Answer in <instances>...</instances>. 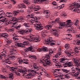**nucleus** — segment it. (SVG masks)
<instances>
[{
	"instance_id": "obj_53",
	"label": "nucleus",
	"mask_w": 80,
	"mask_h": 80,
	"mask_svg": "<svg viewBox=\"0 0 80 80\" xmlns=\"http://www.w3.org/2000/svg\"><path fill=\"white\" fill-rule=\"evenodd\" d=\"M19 5H21L22 7V8H26V6L25 5V4H23V3H22L21 4H19Z\"/></svg>"
},
{
	"instance_id": "obj_48",
	"label": "nucleus",
	"mask_w": 80,
	"mask_h": 80,
	"mask_svg": "<svg viewBox=\"0 0 80 80\" xmlns=\"http://www.w3.org/2000/svg\"><path fill=\"white\" fill-rule=\"evenodd\" d=\"M65 47V48H66V49H68L69 47H70V45L69 44H66Z\"/></svg>"
},
{
	"instance_id": "obj_4",
	"label": "nucleus",
	"mask_w": 80,
	"mask_h": 80,
	"mask_svg": "<svg viewBox=\"0 0 80 80\" xmlns=\"http://www.w3.org/2000/svg\"><path fill=\"white\" fill-rule=\"evenodd\" d=\"M16 44H15L16 46L19 47H22V48H23V47H25L26 46H27L28 44L29 43L27 41H24L22 44L18 41L16 42Z\"/></svg>"
},
{
	"instance_id": "obj_1",
	"label": "nucleus",
	"mask_w": 80,
	"mask_h": 80,
	"mask_svg": "<svg viewBox=\"0 0 80 80\" xmlns=\"http://www.w3.org/2000/svg\"><path fill=\"white\" fill-rule=\"evenodd\" d=\"M8 68H9V70H11V72H14L16 75H20V73H22V74H26L27 72L28 73H29L33 74L35 75H37V74L38 73L37 72L34 71L32 69H28V71L26 69H24L22 70V67H20V68H18V70L17 72H16L15 71L16 70H17V68H15L13 67L10 68L9 66H8Z\"/></svg>"
},
{
	"instance_id": "obj_63",
	"label": "nucleus",
	"mask_w": 80,
	"mask_h": 80,
	"mask_svg": "<svg viewBox=\"0 0 80 80\" xmlns=\"http://www.w3.org/2000/svg\"><path fill=\"white\" fill-rule=\"evenodd\" d=\"M75 69H76V70H77V71H78V73H80V69H79L78 68H76Z\"/></svg>"
},
{
	"instance_id": "obj_64",
	"label": "nucleus",
	"mask_w": 80,
	"mask_h": 80,
	"mask_svg": "<svg viewBox=\"0 0 80 80\" xmlns=\"http://www.w3.org/2000/svg\"><path fill=\"white\" fill-rule=\"evenodd\" d=\"M45 17L46 18H48L49 17V14H45Z\"/></svg>"
},
{
	"instance_id": "obj_49",
	"label": "nucleus",
	"mask_w": 80,
	"mask_h": 80,
	"mask_svg": "<svg viewBox=\"0 0 80 80\" xmlns=\"http://www.w3.org/2000/svg\"><path fill=\"white\" fill-rule=\"evenodd\" d=\"M64 77L66 78H70V76L68 74H64Z\"/></svg>"
},
{
	"instance_id": "obj_45",
	"label": "nucleus",
	"mask_w": 80,
	"mask_h": 80,
	"mask_svg": "<svg viewBox=\"0 0 80 80\" xmlns=\"http://www.w3.org/2000/svg\"><path fill=\"white\" fill-rule=\"evenodd\" d=\"M23 63H24L25 64H28V59H23Z\"/></svg>"
},
{
	"instance_id": "obj_43",
	"label": "nucleus",
	"mask_w": 80,
	"mask_h": 80,
	"mask_svg": "<svg viewBox=\"0 0 80 80\" xmlns=\"http://www.w3.org/2000/svg\"><path fill=\"white\" fill-rule=\"evenodd\" d=\"M23 2L24 3H26L27 5H29L30 4V1L28 0H24L23 1Z\"/></svg>"
},
{
	"instance_id": "obj_5",
	"label": "nucleus",
	"mask_w": 80,
	"mask_h": 80,
	"mask_svg": "<svg viewBox=\"0 0 80 80\" xmlns=\"http://www.w3.org/2000/svg\"><path fill=\"white\" fill-rule=\"evenodd\" d=\"M29 37L30 38L28 39L29 42H31L33 40L35 42H39L40 41V38L37 37H35L33 35L30 36Z\"/></svg>"
},
{
	"instance_id": "obj_55",
	"label": "nucleus",
	"mask_w": 80,
	"mask_h": 80,
	"mask_svg": "<svg viewBox=\"0 0 80 80\" xmlns=\"http://www.w3.org/2000/svg\"><path fill=\"white\" fill-rule=\"evenodd\" d=\"M78 72H78L74 74V76L75 77H78V75H79V73H78Z\"/></svg>"
},
{
	"instance_id": "obj_33",
	"label": "nucleus",
	"mask_w": 80,
	"mask_h": 80,
	"mask_svg": "<svg viewBox=\"0 0 80 80\" xmlns=\"http://www.w3.org/2000/svg\"><path fill=\"white\" fill-rule=\"evenodd\" d=\"M0 16L2 18H3L5 17V13L4 12H2V13L0 14Z\"/></svg>"
},
{
	"instance_id": "obj_44",
	"label": "nucleus",
	"mask_w": 80,
	"mask_h": 80,
	"mask_svg": "<svg viewBox=\"0 0 80 80\" xmlns=\"http://www.w3.org/2000/svg\"><path fill=\"white\" fill-rule=\"evenodd\" d=\"M29 25H30V23L28 22L27 23H25L24 24V25L26 27V28H28L29 27Z\"/></svg>"
},
{
	"instance_id": "obj_11",
	"label": "nucleus",
	"mask_w": 80,
	"mask_h": 80,
	"mask_svg": "<svg viewBox=\"0 0 80 80\" xmlns=\"http://www.w3.org/2000/svg\"><path fill=\"white\" fill-rule=\"evenodd\" d=\"M24 20V18L21 17L19 18H17L15 17H12L11 21L12 22H15L17 20Z\"/></svg>"
},
{
	"instance_id": "obj_57",
	"label": "nucleus",
	"mask_w": 80,
	"mask_h": 80,
	"mask_svg": "<svg viewBox=\"0 0 80 80\" xmlns=\"http://www.w3.org/2000/svg\"><path fill=\"white\" fill-rule=\"evenodd\" d=\"M57 80H65V78L63 77H60Z\"/></svg>"
},
{
	"instance_id": "obj_12",
	"label": "nucleus",
	"mask_w": 80,
	"mask_h": 80,
	"mask_svg": "<svg viewBox=\"0 0 80 80\" xmlns=\"http://www.w3.org/2000/svg\"><path fill=\"white\" fill-rule=\"evenodd\" d=\"M3 52L1 53V55H0V60H2V57H4L5 58L6 57V52H7V50H5V49H3Z\"/></svg>"
},
{
	"instance_id": "obj_7",
	"label": "nucleus",
	"mask_w": 80,
	"mask_h": 80,
	"mask_svg": "<svg viewBox=\"0 0 80 80\" xmlns=\"http://www.w3.org/2000/svg\"><path fill=\"white\" fill-rule=\"evenodd\" d=\"M15 59V56H12L10 57V58L6 59L4 62L5 63H7L8 64H12L11 60H14Z\"/></svg>"
},
{
	"instance_id": "obj_37",
	"label": "nucleus",
	"mask_w": 80,
	"mask_h": 80,
	"mask_svg": "<svg viewBox=\"0 0 80 80\" xmlns=\"http://www.w3.org/2000/svg\"><path fill=\"white\" fill-rule=\"evenodd\" d=\"M30 58L32 59H35V60H37V57L34 55L30 56Z\"/></svg>"
},
{
	"instance_id": "obj_39",
	"label": "nucleus",
	"mask_w": 80,
	"mask_h": 80,
	"mask_svg": "<svg viewBox=\"0 0 80 80\" xmlns=\"http://www.w3.org/2000/svg\"><path fill=\"white\" fill-rule=\"evenodd\" d=\"M24 30L21 29L19 30V32L21 35H23V34H24Z\"/></svg>"
},
{
	"instance_id": "obj_25",
	"label": "nucleus",
	"mask_w": 80,
	"mask_h": 80,
	"mask_svg": "<svg viewBox=\"0 0 80 80\" xmlns=\"http://www.w3.org/2000/svg\"><path fill=\"white\" fill-rule=\"evenodd\" d=\"M42 71H43V72H44V73H45V75H46V77H50V75H49V74H48V73L46 72V70H45V69H44V68H43L42 69Z\"/></svg>"
},
{
	"instance_id": "obj_27",
	"label": "nucleus",
	"mask_w": 80,
	"mask_h": 80,
	"mask_svg": "<svg viewBox=\"0 0 80 80\" xmlns=\"http://www.w3.org/2000/svg\"><path fill=\"white\" fill-rule=\"evenodd\" d=\"M79 21L78 20H75L74 21V24L75 26H77L78 25V23Z\"/></svg>"
},
{
	"instance_id": "obj_40",
	"label": "nucleus",
	"mask_w": 80,
	"mask_h": 80,
	"mask_svg": "<svg viewBox=\"0 0 80 80\" xmlns=\"http://www.w3.org/2000/svg\"><path fill=\"white\" fill-rule=\"evenodd\" d=\"M13 40L15 41H17L18 40V36H15L13 38Z\"/></svg>"
},
{
	"instance_id": "obj_47",
	"label": "nucleus",
	"mask_w": 80,
	"mask_h": 80,
	"mask_svg": "<svg viewBox=\"0 0 80 80\" xmlns=\"http://www.w3.org/2000/svg\"><path fill=\"white\" fill-rule=\"evenodd\" d=\"M54 35L56 36V37H58L59 34L57 32H54L53 33Z\"/></svg>"
},
{
	"instance_id": "obj_14",
	"label": "nucleus",
	"mask_w": 80,
	"mask_h": 80,
	"mask_svg": "<svg viewBox=\"0 0 80 80\" xmlns=\"http://www.w3.org/2000/svg\"><path fill=\"white\" fill-rule=\"evenodd\" d=\"M58 56L57 54L55 55V56L53 57L52 58V62L55 63H58Z\"/></svg>"
},
{
	"instance_id": "obj_28",
	"label": "nucleus",
	"mask_w": 80,
	"mask_h": 80,
	"mask_svg": "<svg viewBox=\"0 0 80 80\" xmlns=\"http://www.w3.org/2000/svg\"><path fill=\"white\" fill-rule=\"evenodd\" d=\"M59 61L60 63H65L66 62H67V61H65L64 59L63 58H62L59 60Z\"/></svg>"
},
{
	"instance_id": "obj_61",
	"label": "nucleus",
	"mask_w": 80,
	"mask_h": 80,
	"mask_svg": "<svg viewBox=\"0 0 80 80\" xmlns=\"http://www.w3.org/2000/svg\"><path fill=\"white\" fill-rule=\"evenodd\" d=\"M28 29V30L29 33H31V32L32 31V28H29Z\"/></svg>"
},
{
	"instance_id": "obj_29",
	"label": "nucleus",
	"mask_w": 80,
	"mask_h": 80,
	"mask_svg": "<svg viewBox=\"0 0 80 80\" xmlns=\"http://www.w3.org/2000/svg\"><path fill=\"white\" fill-rule=\"evenodd\" d=\"M18 61L19 64H22V62H23V60H22L21 58H18Z\"/></svg>"
},
{
	"instance_id": "obj_54",
	"label": "nucleus",
	"mask_w": 80,
	"mask_h": 80,
	"mask_svg": "<svg viewBox=\"0 0 80 80\" xmlns=\"http://www.w3.org/2000/svg\"><path fill=\"white\" fill-rule=\"evenodd\" d=\"M69 53H71V55H72V54H74V53L72 49H70L69 52Z\"/></svg>"
},
{
	"instance_id": "obj_2",
	"label": "nucleus",
	"mask_w": 80,
	"mask_h": 80,
	"mask_svg": "<svg viewBox=\"0 0 80 80\" xmlns=\"http://www.w3.org/2000/svg\"><path fill=\"white\" fill-rule=\"evenodd\" d=\"M30 17L33 18L30 21V23H31V24H34V27L37 28V29L38 30H42L43 27L41 25V23L38 21L37 17H36L35 18L32 15H31L30 16Z\"/></svg>"
},
{
	"instance_id": "obj_19",
	"label": "nucleus",
	"mask_w": 80,
	"mask_h": 80,
	"mask_svg": "<svg viewBox=\"0 0 80 80\" xmlns=\"http://www.w3.org/2000/svg\"><path fill=\"white\" fill-rule=\"evenodd\" d=\"M33 67L34 69V70L38 71L39 70V68L37 66V64L36 63H34L33 65Z\"/></svg>"
},
{
	"instance_id": "obj_23",
	"label": "nucleus",
	"mask_w": 80,
	"mask_h": 80,
	"mask_svg": "<svg viewBox=\"0 0 80 80\" xmlns=\"http://www.w3.org/2000/svg\"><path fill=\"white\" fill-rule=\"evenodd\" d=\"M1 36L2 37H4V38H7V37H8V35L7 33H2L1 34V36L0 35V37Z\"/></svg>"
},
{
	"instance_id": "obj_26",
	"label": "nucleus",
	"mask_w": 80,
	"mask_h": 80,
	"mask_svg": "<svg viewBox=\"0 0 80 80\" xmlns=\"http://www.w3.org/2000/svg\"><path fill=\"white\" fill-rule=\"evenodd\" d=\"M5 40L6 42H7L8 44H10L12 42V40H10V39L8 38H6Z\"/></svg>"
},
{
	"instance_id": "obj_42",
	"label": "nucleus",
	"mask_w": 80,
	"mask_h": 80,
	"mask_svg": "<svg viewBox=\"0 0 80 80\" xmlns=\"http://www.w3.org/2000/svg\"><path fill=\"white\" fill-rule=\"evenodd\" d=\"M42 50L43 51V52H47V48L43 46L42 48Z\"/></svg>"
},
{
	"instance_id": "obj_50",
	"label": "nucleus",
	"mask_w": 80,
	"mask_h": 80,
	"mask_svg": "<svg viewBox=\"0 0 80 80\" xmlns=\"http://www.w3.org/2000/svg\"><path fill=\"white\" fill-rule=\"evenodd\" d=\"M19 12L17 11H14L13 12V14H14V16H16L17 15H18V13H19Z\"/></svg>"
},
{
	"instance_id": "obj_35",
	"label": "nucleus",
	"mask_w": 80,
	"mask_h": 80,
	"mask_svg": "<svg viewBox=\"0 0 80 80\" xmlns=\"http://www.w3.org/2000/svg\"><path fill=\"white\" fill-rule=\"evenodd\" d=\"M41 0H34L32 1L33 3H38V2H40Z\"/></svg>"
},
{
	"instance_id": "obj_21",
	"label": "nucleus",
	"mask_w": 80,
	"mask_h": 80,
	"mask_svg": "<svg viewBox=\"0 0 80 80\" xmlns=\"http://www.w3.org/2000/svg\"><path fill=\"white\" fill-rule=\"evenodd\" d=\"M64 52L66 54H67V56L69 57H72V55L71 54V53H69V51H68V49L66 50L65 49V51H64Z\"/></svg>"
},
{
	"instance_id": "obj_24",
	"label": "nucleus",
	"mask_w": 80,
	"mask_h": 80,
	"mask_svg": "<svg viewBox=\"0 0 80 80\" xmlns=\"http://www.w3.org/2000/svg\"><path fill=\"white\" fill-rule=\"evenodd\" d=\"M6 15L7 17H9V18L12 17L13 16V14L10 12H8L6 13Z\"/></svg>"
},
{
	"instance_id": "obj_38",
	"label": "nucleus",
	"mask_w": 80,
	"mask_h": 80,
	"mask_svg": "<svg viewBox=\"0 0 80 80\" xmlns=\"http://www.w3.org/2000/svg\"><path fill=\"white\" fill-rule=\"evenodd\" d=\"M74 51L75 53H78V52H79L78 48V47H75V49L74 50Z\"/></svg>"
},
{
	"instance_id": "obj_15",
	"label": "nucleus",
	"mask_w": 80,
	"mask_h": 80,
	"mask_svg": "<svg viewBox=\"0 0 80 80\" xmlns=\"http://www.w3.org/2000/svg\"><path fill=\"white\" fill-rule=\"evenodd\" d=\"M48 54H45V57H43L41 59L40 62L41 63H43V62H45V61L47 59V57H48Z\"/></svg>"
},
{
	"instance_id": "obj_20",
	"label": "nucleus",
	"mask_w": 80,
	"mask_h": 80,
	"mask_svg": "<svg viewBox=\"0 0 80 80\" xmlns=\"http://www.w3.org/2000/svg\"><path fill=\"white\" fill-rule=\"evenodd\" d=\"M33 49V47L32 46H30L28 48H25L24 49V51L25 52H28L29 51H30L32 50Z\"/></svg>"
},
{
	"instance_id": "obj_16",
	"label": "nucleus",
	"mask_w": 80,
	"mask_h": 80,
	"mask_svg": "<svg viewBox=\"0 0 80 80\" xmlns=\"http://www.w3.org/2000/svg\"><path fill=\"white\" fill-rule=\"evenodd\" d=\"M73 27L72 25L68 27V29L66 31V32L68 33L72 32V29H73Z\"/></svg>"
},
{
	"instance_id": "obj_9",
	"label": "nucleus",
	"mask_w": 80,
	"mask_h": 80,
	"mask_svg": "<svg viewBox=\"0 0 80 80\" xmlns=\"http://www.w3.org/2000/svg\"><path fill=\"white\" fill-rule=\"evenodd\" d=\"M50 55L48 54V55L47 56V59L46 60V61H45V63L49 66H52V63L50 62Z\"/></svg>"
},
{
	"instance_id": "obj_46",
	"label": "nucleus",
	"mask_w": 80,
	"mask_h": 80,
	"mask_svg": "<svg viewBox=\"0 0 80 80\" xmlns=\"http://www.w3.org/2000/svg\"><path fill=\"white\" fill-rule=\"evenodd\" d=\"M50 13V11L48 10H45L44 11V14H49Z\"/></svg>"
},
{
	"instance_id": "obj_30",
	"label": "nucleus",
	"mask_w": 80,
	"mask_h": 80,
	"mask_svg": "<svg viewBox=\"0 0 80 80\" xmlns=\"http://www.w3.org/2000/svg\"><path fill=\"white\" fill-rule=\"evenodd\" d=\"M34 8H35L34 11H37V10H39L40 9V7L39 6H35Z\"/></svg>"
},
{
	"instance_id": "obj_58",
	"label": "nucleus",
	"mask_w": 80,
	"mask_h": 80,
	"mask_svg": "<svg viewBox=\"0 0 80 80\" xmlns=\"http://www.w3.org/2000/svg\"><path fill=\"white\" fill-rule=\"evenodd\" d=\"M45 31H43L42 32H41V34L42 37H45Z\"/></svg>"
},
{
	"instance_id": "obj_8",
	"label": "nucleus",
	"mask_w": 80,
	"mask_h": 80,
	"mask_svg": "<svg viewBox=\"0 0 80 80\" xmlns=\"http://www.w3.org/2000/svg\"><path fill=\"white\" fill-rule=\"evenodd\" d=\"M73 62L77 67H80V59L78 58H76L72 59Z\"/></svg>"
},
{
	"instance_id": "obj_18",
	"label": "nucleus",
	"mask_w": 80,
	"mask_h": 80,
	"mask_svg": "<svg viewBox=\"0 0 80 80\" xmlns=\"http://www.w3.org/2000/svg\"><path fill=\"white\" fill-rule=\"evenodd\" d=\"M35 75L33 74L29 73L28 75H27L24 76L25 78H27L28 79L30 78H31V77H35Z\"/></svg>"
},
{
	"instance_id": "obj_32",
	"label": "nucleus",
	"mask_w": 80,
	"mask_h": 80,
	"mask_svg": "<svg viewBox=\"0 0 80 80\" xmlns=\"http://www.w3.org/2000/svg\"><path fill=\"white\" fill-rule=\"evenodd\" d=\"M74 41L75 42V43L77 45H80V40L77 39L76 40H75Z\"/></svg>"
},
{
	"instance_id": "obj_41",
	"label": "nucleus",
	"mask_w": 80,
	"mask_h": 80,
	"mask_svg": "<svg viewBox=\"0 0 80 80\" xmlns=\"http://www.w3.org/2000/svg\"><path fill=\"white\" fill-rule=\"evenodd\" d=\"M58 74H59V77H63L65 75L64 73L61 72H58Z\"/></svg>"
},
{
	"instance_id": "obj_60",
	"label": "nucleus",
	"mask_w": 80,
	"mask_h": 80,
	"mask_svg": "<svg viewBox=\"0 0 80 80\" xmlns=\"http://www.w3.org/2000/svg\"><path fill=\"white\" fill-rule=\"evenodd\" d=\"M34 7H35V6L33 5L32 6L29 8V9H33L34 10H35V8Z\"/></svg>"
},
{
	"instance_id": "obj_31",
	"label": "nucleus",
	"mask_w": 80,
	"mask_h": 80,
	"mask_svg": "<svg viewBox=\"0 0 80 80\" xmlns=\"http://www.w3.org/2000/svg\"><path fill=\"white\" fill-rule=\"evenodd\" d=\"M52 26L51 25H47L45 28L47 30H50V29L52 28Z\"/></svg>"
},
{
	"instance_id": "obj_56",
	"label": "nucleus",
	"mask_w": 80,
	"mask_h": 80,
	"mask_svg": "<svg viewBox=\"0 0 80 80\" xmlns=\"http://www.w3.org/2000/svg\"><path fill=\"white\" fill-rule=\"evenodd\" d=\"M0 78H7V77L4 76L3 75L0 74Z\"/></svg>"
},
{
	"instance_id": "obj_3",
	"label": "nucleus",
	"mask_w": 80,
	"mask_h": 80,
	"mask_svg": "<svg viewBox=\"0 0 80 80\" xmlns=\"http://www.w3.org/2000/svg\"><path fill=\"white\" fill-rule=\"evenodd\" d=\"M45 44L46 45L48 44L51 46L54 45H55V41L53 40L52 38H49L45 40Z\"/></svg>"
},
{
	"instance_id": "obj_59",
	"label": "nucleus",
	"mask_w": 80,
	"mask_h": 80,
	"mask_svg": "<svg viewBox=\"0 0 80 80\" xmlns=\"http://www.w3.org/2000/svg\"><path fill=\"white\" fill-rule=\"evenodd\" d=\"M53 70L55 72H56V73H58V72H59V70L57 69H55L54 70Z\"/></svg>"
},
{
	"instance_id": "obj_34",
	"label": "nucleus",
	"mask_w": 80,
	"mask_h": 80,
	"mask_svg": "<svg viewBox=\"0 0 80 80\" xmlns=\"http://www.w3.org/2000/svg\"><path fill=\"white\" fill-rule=\"evenodd\" d=\"M6 22V18H5L4 19H2L0 21V23L1 24H3V23H5Z\"/></svg>"
},
{
	"instance_id": "obj_17",
	"label": "nucleus",
	"mask_w": 80,
	"mask_h": 80,
	"mask_svg": "<svg viewBox=\"0 0 80 80\" xmlns=\"http://www.w3.org/2000/svg\"><path fill=\"white\" fill-rule=\"evenodd\" d=\"M72 22H71V20H67L66 23V25L67 27H70L72 25Z\"/></svg>"
},
{
	"instance_id": "obj_62",
	"label": "nucleus",
	"mask_w": 80,
	"mask_h": 80,
	"mask_svg": "<svg viewBox=\"0 0 80 80\" xmlns=\"http://www.w3.org/2000/svg\"><path fill=\"white\" fill-rule=\"evenodd\" d=\"M52 4L53 5H57V3L55 1H53L52 2Z\"/></svg>"
},
{
	"instance_id": "obj_13",
	"label": "nucleus",
	"mask_w": 80,
	"mask_h": 80,
	"mask_svg": "<svg viewBox=\"0 0 80 80\" xmlns=\"http://www.w3.org/2000/svg\"><path fill=\"white\" fill-rule=\"evenodd\" d=\"M78 3L76 2V3H71L69 4V7L70 8H76V7H78ZM75 7V8H74Z\"/></svg>"
},
{
	"instance_id": "obj_52",
	"label": "nucleus",
	"mask_w": 80,
	"mask_h": 80,
	"mask_svg": "<svg viewBox=\"0 0 80 80\" xmlns=\"http://www.w3.org/2000/svg\"><path fill=\"white\" fill-rule=\"evenodd\" d=\"M20 27H21V25L19 24L18 26H16L15 28L16 30H19V29H20Z\"/></svg>"
},
{
	"instance_id": "obj_6",
	"label": "nucleus",
	"mask_w": 80,
	"mask_h": 80,
	"mask_svg": "<svg viewBox=\"0 0 80 80\" xmlns=\"http://www.w3.org/2000/svg\"><path fill=\"white\" fill-rule=\"evenodd\" d=\"M54 22H55V23L57 22L60 23L59 28L60 29L63 28V27H64L65 25V22H60V18H59L56 19L54 21Z\"/></svg>"
},
{
	"instance_id": "obj_22",
	"label": "nucleus",
	"mask_w": 80,
	"mask_h": 80,
	"mask_svg": "<svg viewBox=\"0 0 80 80\" xmlns=\"http://www.w3.org/2000/svg\"><path fill=\"white\" fill-rule=\"evenodd\" d=\"M77 8H72L71 10L72 11H77V12L78 13H80V9H77Z\"/></svg>"
},
{
	"instance_id": "obj_36",
	"label": "nucleus",
	"mask_w": 80,
	"mask_h": 80,
	"mask_svg": "<svg viewBox=\"0 0 80 80\" xmlns=\"http://www.w3.org/2000/svg\"><path fill=\"white\" fill-rule=\"evenodd\" d=\"M69 37H72V35L71 34H67L66 38L68 40H70V38H69Z\"/></svg>"
},
{
	"instance_id": "obj_10",
	"label": "nucleus",
	"mask_w": 80,
	"mask_h": 80,
	"mask_svg": "<svg viewBox=\"0 0 80 80\" xmlns=\"http://www.w3.org/2000/svg\"><path fill=\"white\" fill-rule=\"evenodd\" d=\"M72 65L73 62H69L68 61H67L65 63L63 64L64 67H67V65L69 67H72Z\"/></svg>"
},
{
	"instance_id": "obj_51",
	"label": "nucleus",
	"mask_w": 80,
	"mask_h": 80,
	"mask_svg": "<svg viewBox=\"0 0 80 80\" xmlns=\"http://www.w3.org/2000/svg\"><path fill=\"white\" fill-rule=\"evenodd\" d=\"M62 71L63 72H65V73H68L69 72V70L64 69H62Z\"/></svg>"
}]
</instances>
